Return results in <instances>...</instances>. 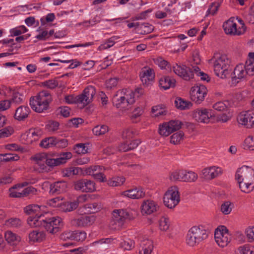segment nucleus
Masks as SVG:
<instances>
[{
	"mask_svg": "<svg viewBox=\"0 0 254 254\" xmlns=\"http://www.w3.org/2000/svg\"><path fill=\"white\" fill-rule=\"evenodd\" d=\"M44 215L36 214L35 216H29L27 223L31 227H43L50 233L54 234L60 231L63 226V222L59 217L44 218Z\"/></svg>",
	"mask_w": 254,
	"mask_h": 254,
	"instance_id": "nucleus-1",
	"label": "nucleus"
},
{
	"mask_svg": "<svg viewBox=\"0 0 254 254\" xmlns=\"http://www.w3.org/2000/svg\"><path fill=\"white\" fill-rule=\"evenodd\" d=\"M143 94L144 91L142 88H138L134 91L123 89L118 91L114 95L112 103L114 106L121 110H127L130 108V106L135 103V96L139 97Z\"/></svg>",
	"mask_w": 254,
	"mask_h": 254,
	"instance_id": "nucleus-2",
	"label": "nucleus"
},
{
	"mask_svg": "<svg viewBox=\"0 0 254 254\" xmlns=\"http://www.w3.org/2000/svg\"><path fill=\"white\" fill-rule=\"evenodd\" d=\"M209 63L213 64L215 74L222 79L227 78L230 73L229 69L230 61L225 55L214 56L209 60Z\"/></svg>",
	"mask_w": 254,
	"mask_h": 254,
	"instance_id": "nucleus-3",
	"label": "nucleus"
},
{
	"mask_svg": "<svg viewBox=\"0 0 254 254\" xmlns=\"http://www.w3.org/2000/svg\"><path fill=\"white\" fill-rule=\"evenodd\" d=\"M52 101V96L49 91L43 90L37 96L30 98V105L35 112L41 113L48 109Z\"/></svg>",
	"mask_w": 254,
	"mask_h": 254,
	"instance_id": "nucleus-4",
	"label": "nucleus"
},
{
	"mask_svg": "<svg viewBox=\"0 0 254 254\" xmlns=\"http://www.w3.org/2000/svg\"><path fill=\"white\" fill-rule=\"evenodd\" d=\"M209 234V232L203 226H193L188 232L186 243L188 245L193 247L205 240Z\"/></svg>",
	"mask_w": 254,
	"mask_h": 254,
	"instance_id": "nucleus-5",
	"label": "nucleus"
},
{
	"mask_svg": "<svg viewBox=\"0 0 254 254\" xmlns=\"http://www.w3.org/2000/svg\"><path fill=\"white\" fill-rule=\"evenodd\" d=\"M132 217V215L127 210H114L110 223V226L113 229L119 230L124 224L126 219H131Z\"/></svg>",
	"mask_w": 254,
	"mask_h": 254,
	"instance_id": "nucleus-6",
	"label": "nucleus"
},
{
	"mask_svg": "<svg viewBox=\"0 0 254 254\" xmlns=\"http://www.w3.org/2000/svg\"><path fill=\"white\" fill-rule=\"evenodd\" d=\"M180 201L178 188L176 186L170 187L163 197L164 205L170 209L175 207Z\"/></svg>",
	"mask_w": 254,
	"mask_h": 254,
	"instance_id": "nucleus-7",
	"label": "nucleus"
},
{
	"mask_svg": "<svg viewBox=\"0 0 254 254\" xmlns=\"http://www.w3.org/2000/svg\"><path fill=\"white\" fill-rule=\"evenodd\" d=\"M183 125L179 120H171L160 125L159 127V133L164 136H168L174 131L179 130Z\"/></svg>",
	"mask_w": 254,
	"mask_h": 254,
	"instance_id": "nucleus-8",
	"label": "nucleus"
},
{
	"mask_svg": "<svg viewBox=\"0 0 254 254\" xmlns=\"http://www.w3.org/2000/svg\"><path fill=\"white\" fill-rule=\"evenodd\" d=\"M72 156L71 152H66L56 155L48 154L46 160V164L50 167H55L66 163V161Z\"/></svg>",
	"mask_w": 254,
	"mask_h": 254,
	"instance_id": "nucleus-9",
	"label": "nucleus"
},
{
	"mask_svg": "<svg viewBox=\"0 0 254 254\" xmlns=\"http://www.w3.org/2000/svg\"><path fill=\"white\" fill-rule=\"evenodd\" d=\"M95 94V88L93 86H88L84 89L81 94L76 96L75 101L84 107L92 101Z\"/></svg>",
	"mask_w": 254,
	"mask_h": 254,
	"instance_id": "nucleus-10",
	"label": "nucleus"
},
{
	"mask_svg": "<svg viewBox=\"0 0 254 254\" xmlns=\"http://www.w3.org/2000/svg\"><path fill=\"white\" fill-rule=\"evenodd\" d=\"M74 190L82 192H92L96 190L95 183L92 180L81 179L73 183Z\"/></svg>",
	"mask_w": 254,
	"mask_h": 254,
	"instance_id": "nucleus-11",
	"label": "nucleus"
},
{
	"mask_svg": "<svg viewBox=\"0 0 254 254\" xmlns=\"http://www.w3.org/2000/svg\"><path fill=\"white\" fill-rule=\"evenodd\" d=\"M223 27L227 34L240 35L244 34L246 31L245 24L242 23V27L237 28L236 23L232 18L229 19L223 24Z\"/></svg>",
	"mask_w": 254,
	"mask_h": 254,
	"instance_id": "nucleus-12",
	"label": "nucleus"
},
{
	"mask_svg": "<svg viewBox=\"0 0 254 254\" xmlns=\"http://www.w3.org/2000/svg\"><path fill=\"white\" fill-rule=\"evenodd\" d=\"M207 92V88L203 85L194 86L190 91V98L196 103L200 104L204 100Z\"/></svg>",
	"mask_w": 254,
	"mask_h": 254,
	"instance_id": "nucleus-13",
	"label": "nucleus"
},
{
	"mask_svg": "<svg viewBox=\"0 0 254 254\" xmlns=\"http://www.w3.org/2000/svg\"><path fill=\"white\" fill-rule=\"evenodd\" d=\"M235 177L238 183L254 181V170L250 167L243 166L237 170Z\"/></svg>",
	"mask_w": 254,
	"mask_h": 254,
	"instance_id": "nucleus-14",
	"label": "nucleus"
},
{
	"mask_svg": "<svg viewBox=\"0 0 254 254\" xmlns=\"http://www.w3.org/2000/svg\"><path fill=\"white\" fill-rule=\"evenodd\" d=\"M174 73L186 80H190L193 77V71L190 67L185 65L175 64L173 65Z\"/></svg>",
	"mask_w": 254,
	"mask_h": 254,
	"instance_id": "nucleus-15",
	"label": "nucleus"
},
{
	"mask_svg": "<svg viewBox=\"0 0 254 254\" xmlns=\"http://www.w3.org/2000/svg\"><path fill=\"white\" fill-rule=\"evenodd\" d=\"M237 121L247 128L254 127V112L247 111L241 112L238 116Z\"/></svg>",
	"mask_w": 254,
	"mask_h": 254,
	"instance_id": "nucleus-16",
	"label": "nucleus"
},
{
	"mask_svg": "<svg viewBox=\"0 0 254 254\" xmlns=\"http://www.w3.org/2000/svg\"><path fill=\"white\" fill-rule=\"evenodd\" d=\"M139 76L142 83L148 86L152 83L155 78V73L152 68L144 66L141 69Z\"/></svg>",
	"mask_w": 254,
	"mask_h": 254,
	"instance_id": "nucleus-17",
	"label": "nucleus"
},
{
	"mask_svg": "<svg viewBox=\"0 0 254 254\" xmlns=\"http://www.w3.org/2000/svg\"><path fill=\"white\" fill-rule=\"evenodd\" d=\"M211 116L208 110L205 108L197 109L192 113L193 118L199 123H208Z\"/></svg>",
	"mask_w": 254,
	"mask_h": 254,
	"instance_id": "nucleus-18",
	"label": "nucleus"
},
{
	"mask_svg": "<svg viewBox=\"0 0 254 254\" xmlns=\"http://www.w3.org/2000/svg\"><path fill=\"white\" fill-rule=\"evenodd\" d=\"M248 75L245 68V66L243 64H239L237 65L233 71L232 75V83L234 85H236L242 79L246 77Z\"/></svg>",
	"mask_w": 254,
	"mask_h": 254,
	"instance_id": "nucleus-19",
	"label": "nucleus"
},
{
	"mask_svg": "<svg viewBox=\"0 0 254 254\" xmlns=\"http://www.w3.org/2000/svg\"><path fill=\"white\" fill-rule=\"evenodd\" d=\"M222 169L216 166L206 168L202 171L203 178L207 180L213 179L222 174Z\"/></svg>",
	"mask_w": 254,
	"mask_h": 254,
	"instance_id": "nucleus-20",
	"label": "nucleus"
},
{
	"mask_svg": "<svg viewBox=\"0 0 254 254\" xmlns=\"http://www.w3.org/2000/svg\"><path fill=\"white\" fill-rule=\"evenodd\" d=\"M141 208L143 214L149 215L157 211L159 207L155 201L148 199L143 202Z\"/></svg>",
	"mask_w": 254,
	"mask_h": 254,
	"instance_id": "nucleus-21",
	"label": "nucleus"
},
{
	"mask_svg": "<svg viewBox=\"0 0 254 254\" xmlns=\"http://www.w3.org/2000/svg\"><path fill=\"white\" fill-rule=\"evenodd\" d=\"M123 194L132 199H140L145 196V191L142 188L138 187L124 191Z\"/></svg>",
	"mask_w": 254,
	"mask_h": 254,
	"instance_id": "nucleus-22",
	"label": "nucleus"
},
{
	"mask_svg": "<svg viewBox=\"0 0 254 254\" xmlns=\"http://www.w3.org/2000/svg\"><path fill=\"white\" fill-rule=\"evenodd\" d=\"M67 188V183L64 181H58L51 184L49 192L51 194H58L64 192Z\"/></svg>",
	"mask_w": 254,
	"mask_h": 254,
	"instance_id": "nucleus-23",
	"label": "nucleus"
},
{
	"mask_svg": "<svg viewBox=\"0 0 254 254\" xmlns=\"http://www.w3.org/2000/svg\"><path fill=\"white\" fill-rule=\"evenodd\" d=\"M214 238L216 243L221 247L226 246L231 241V235L229 234L222 235L219 230L215 231Z\"/></svg>",
	"mask_w": 254,
	"mask_h": 254,
	"instance_id": "nucleus-24",
	"label": "nucleus"
},
{
	"mask_svg": "<svg viewBox=\"0 0 254 254\" xmlns=\"http://www.w3.org/2000/svg\"><path fill=\"white\" fill-rule=\"evenodd\" d=\"M96 218L93 215L82 216L73 220L74 224L78 227H88L95 221Z\"/></svg>",
	"mask_w": 254,
	"mask_h": 254,
	"instance_id": "nucleus-25",
	"label": "nucleus"
},
{
	"mask_svg": "<svg viewBox=\"0 0 254 254\" xmlns=\"http://www.w3.org/2000/svg\"><path fill=\"white\" fill-rule=\"evenodd\" d=\"M30 112L28 106H20L16 109L14 118L18 121H23L27 118Z\"/></svg>",
	"mask_w": 254,
	"mask_h": 254,
	"instance_id": "nucleus-26",
	"label": "nucleus"
},
{
	"mask_svg": "<svg viewBox=\"0 0 254 254\" xmlns=\"http://www.w3.org/2000/svg\"><path fill=\"white\" fill-rule=\"evenodd\" d=\"M140 247L141 250L139 251V254H151L153 249V242L149 239H143L141 241Z\"/></svg>",
	"mask_w": 254,
	"mask_h": 254,
	"instance_id": "nucleus-27",
	"label": "nucleus"
},
{
	"mask_svg": "<svg viewBox=\"0 0 254 254\" xmlns=\"http://www.w3.org/2000/svg\"><path fill=\"white\" fill-rule=\"evenodd\" d=\"M28 238L30 242H41L45 239L46 234L42 231L33 230L29 234Z\"/></svg>",
	"mask_w": 254,
	"mask_h": 254,
	"instance_id": "nucleus-28",
	"label": "nucleus"
},
{
	"mask_svg": "<svg viewBox=\"0 0 254 254\" xmlns=\"http://www.w3.org/2000/svg\"><path fill=\"white\" fill-rule=\"evenodd\" d=\"M176 81L169 76H165L159 80L160 87L164 90H167L175 86Z\"/></svg>",
	"mask_w": 254,
	"mask_h": 254,
	"instance_id": "nucleus-29",
	"label": "nucleus"
},
{
	"mask_svg": "<svg viewBox=\"0 0 254 254\" xmlns=\"http://www.w3.org/2000/svg\"><path fill=\"white\" fill-rule=\"evenodd\" d=\"M241 190L244 192L249 193L254 189V181H247L238 183Z\"/></svg>",
	"mask_w": 254,
	"mask_h": 254,
	"instance_id": "nucleus-30",
	"label": "nucleus"
},
{
	"mask_svg": "<svg viewBox=\"0 0 254 254\" xmlns=\"http://www.w3.org/2000/svg\"><path fill=\"white\" fill-rule=\"evenodd\" d=\"M4 237L7 243L12 245L16 244L20 240L19 236L10 231H7L5 233Z\"/></svg>",
	"mask_w": 254,
	"mask_h": 254,
	"instance_id": "nucleus-31",
	"label": "nucleus"
},
{
	"mask_svg": "<svg viewBox=\"0 0 254 254\" xmlns=\"http://www.w3.org/2000/svg\"><path fill=\"white\" fill-rule=\"evenodd\" d=\"M116 242H120V240L117 238H108L101 239L99 241L94 242L93 244L94 245L99 244L103 248H107L109 247V245L112 244L116 243Z\"/></svg>",
	"mask_w": 254,
	"mask_h": 254,
	"instance_id": "nucleus-32",
	"label": "nucleus"
},
{
	"mask_svg": "<svg viewBox=\"0 0 254 254\" xmlns=\"http://www.w3.org/2000/svg\"><path fill=\"white\" fill-rule=\"evenodd\" d=\"M176 107L181 110L189 109L192 106V104L189 102L184 100L181 98H177L175 101Z\"/></svg>",
	"mask_w": 254,
	"mask_h": 254,
	"instance_id": "nucleus-33",
	"label": "nucleus"
},
{
	"mask_svg": "<svg viewBox=\"0 0 254 254\" xmlns=\"http://www.w3.org/2000/svg\"><path fill=\"white\" fill-rule=\"evenodd\" d=\"M118 239H119L120 241L123 240V242L120 243V246L124 250L129 251L134 247V242L129 239H122V237H120V238H118L117 240Z\"/></svg>",
	"mask_w": 254,
	"mask_h": 254,
	"instance_id": "nucleus-34",
	"label": "nucleus"
},
{
	"mask_svg": "<svg viewBox=\"0 0 254 254\" xmlns=\"http://www.w3.org/2000/svg\"><path fill=\"white\" fill-rule=\"evenodd\" d=\"M25 100V96L22 93L17 91H14L12 93L11 98L9 100L11 104H19L24 101Z\"/></svg>",
	"mask_w": 254,
	"mask_h": 254,
	"instance_id": "nucleus-35",
	"label": "nucleus"
},
{
	"mask_svg": "<svg viewBox=\"0 0 254 254\" xmlns=\"http://www.w3.org/2000/svg\"><path fill=\"white\" fill-rule=\"evenodd\" d=\"M184 137V133L182 131H179L170 137V142L173 144H178L183 140Z\"/></svg>",
	"mask_w": 254,
	"mask_h": 254,
	"instance_id": "nucleus-36",
	"label": "nucleus"
},
{
	"mask_svg": "<svg viewBox=\"0 0 254 254\" xmlns=\"http://www.w3.org/2000/svg\"><path fill=\"white\" fill-rule=\"evenodd\" d=\"M109 131L107 126L102 125L95 126L92 129L93 133L95 135H101L105 134Z\"/></svg>",
	"mask_w": 254,
	"mask_h": 254,
	"instance_id": "nucleus-37",
	"label": "nucleus"
},
{
	"mask_svg": "<svg viewBox=\"0 0 254 254\" xmlns=\"http://www.w3.org/2000/svg\"><path fill=\"white\" fill-rule=\"evenodd\" d=\"M85 208L87 212L89 213H95L98 212L101 208L100 204L96 202L86 204Z\"/></svg>",
	"mask_w": 254,
	"mask_h": 254,
	"instance_id": "nucleus-38",
	"label": "nucleus"
},
{
	"mask_svg": "<svg viewBox=\"0 0 254 254\" xmlns=\"http://www.w3.org/2000/svg\"><path fill=\"white\" fill-rule=\"evenodd\" d=\"M54 137H49L45 138L41 140L40 143V146L41 147L44 148H49L50 147H54Z\"/></svg>",
	"mask_w": 254,
	"mask_h": 254,
	"instance_id": "nucleus-39",
	"label": "nucleus"
},
{
	"mask_svg": "<svg viewBox=\"0 0 254 254\" xmlns=\"http://www.w3.org/2000/svg\"><path fill=\"white\" fill-rule=\"evenodd\" d=\"M183 181L184 182H194L197 179V175L192 171H187L184 170Z\"/></svg>",
	"mask_w": 254,
	"mask_h": 254,
	"instance_id": "nucleus-40",
	"label": "nucleus"
},
{
	"mask_svg": "<svg viewBox=\"0 0 254 254\" xmlns=\"http://www.w3.org/2000/svg\"><path fill=\"white\" fill-rule=\"evenodd\" d=\"M125 181V178L123 177H114L108 182V184L112 187H117L122 185Z\"/></svg>",
	"mask_w": 254,
	"mask_h": 254,
	"instance_id": "nucleus-41",
	"label": "nucleus"
},
{
	"mask_svg": "<svg viewBox=\"0 0 254 254\" xmlns=\"http://www.w3.org/2000/svg\"><path fill=\"white\" fill-rule=\"evenodd\" d=\"M170 227V220L168 217L162 216L159 220V228L161 230L166 231Z\"/></svg>",
	"mask_w": 254,
	"mask_h": 254,
	"instance_id": "nucleus-42",
	"label": "nucleus"
},
{
	"mask_svg": "<svg viewBox=\"0 0 254 254\" xmlns=\"http://www.w3.org/2000/svg\"><path fill=\"white\" fill-rule=\"evenodd\" d=\"M233 207V204L230 201H225L221 204V211L224 214L227 215L231 213Z\"/></svg>",
	"mask_w": 254,
	"mask_h": 254,
	"instance_id": "nucleus-43",
	"label": "nucleus"
},
{
	"mask_svg": "<svg viewBox=\"0 0 254 254\" xmlns=\"http://www.w3.org/2000/svg\"><path fill=\"white\" fill-rule=\"evenodd\" d=\"M28 31L27 28L24 25H21L10 30V33L12 36H18L22 33H24Z\"/></svg>",
	"mask_w": 254,
	"mask_h": 254,
	"instance_id": "nucleus-44",
	"label": "nucleus"
},
{
	"mask_svg": "<svg viewBox=\"0 0 254 254\" xmlns=\"http://www.w3.org/2000/svg\"><path fill=\"white\" fill-rule=\"evenodd\" d=\"M143 111L142 108H137L133 111L130 119L133 123H137L140 121V117Z\"/></svg>",
	"mask_w": 254,
	"mask_h": 254,
	"instance_id": "nucleus-45",
	"label": "nucleus"
},
{
	"mask_svg": "<svg viewBox=\"0 0 254 254\" xmlns=\"http://www.w3.org/2000/svg\"><path fill=\"white\" fill-rule=\"evenodd\" d=\"M40 210V206L37 204H30L24 208V212L28 215H31L38 212Z\"/></svg>",
	"mask_w": 254,
	"mask_h": 254,
	"instance_id": "nucleus-46",
	"label": "nucleus"
},
{
	"mask_svg": "<svg viewBox=\"0 0 254 254\" xmlns=\"http://www.w3.org/2000/svg\"><path fill=\"white\" fill-rule=\"evenodd\" d=\"M241 254H254V246L250 245H245L239 248Z\"/></svg>",
	"mask_w": 254,
	"mask_h": 254,
	"instance_id": "nucleus-47",
	"label": "nucleus"
},
{
	"mask_svg": "<svg viewBox=\"0 0 254 254\" xmlns=\"http://www.w3.org/2000/svg\"><path fill=\"white\" fill-rule=\"evenodd\" d=\"M42 85L43 86L47 88L54 89L58 86L59 82L58 80L55 79H49L42 82Z\"/></svg>",
	"mask_w": 254,
	"mask_h": 254,
	"instance_id": "nucleus-48",
	"label": "nucleus"
},
{
	"mask_svg": "<svg viewBox=\"0 0 254 254\" xmlns=\"http://www.w3.org/2000/svg\"><path fill=\"white\" fill-rule=\"evenodd\" d=\"M184 173V170L175 171L171 173L170 179L173 181H183Z\"/></svg>",
	"mask_w": 254,
	"mask_h": 254,
	"instance_id": "nucleus-49",
	"label": "nucleus"
},
{
	"mask_svg": "<svg viewBox=\"0 0 254 254\" xmlns=\"http://www.w3.org/2000/svg\"><path fill=\"white\" fill-rule=\"evenodd\" d=\"M18 187H20V184L15 185L9 189L8 191L9 192V197L13 198L23 197L22 192H18L15 190Z\"/></svg>",
	"mask_w": 254,
	"mask_h": 254,
	"instance_id": "nucleus-50",
	"label": "nucleus"
},
{
	"mask_svg": "<svg viewBox=\"0 0 254 254\" xmlns=\"http://www.w3.org/2000/svg\"><path fill=\"white\" fill-rule=\"evenodd\" d=\"M137 134V131L132 128H127L123 133V136L126 139H130L134 137Z\"/></svg>",
	"mask_w": 254,
	"mask_h": 254,
	"instance_id": "nucleus-51",
	"label": "nucleus"
},
{
	"mask_svg": "<svg viewBox=\"0 0 254 254\" xmlns=\"http://www.w3.org/2000/svg\"><path fill=\"white\" fill-rule=\"evenodd\" d=\"M243 145L245 149L254 150V140L253 137L249 136L247 137L244 141Z\"/></svg>",
	"mask_w": 254,
	"mask_h": 254,
	"instance_id": "nucleus-52",
	"label": "nucleus"
},
{
	"mask_svg": "<svg viewBox=\"0 0 254 254\" xmlns=\"http://www.w3.org/2000/svg\"><path fill=\"white\" fill-rule=\"evenodd\" d=\"M244 66L246 73L248 75L252 76L254 74V63L247 61Z\"/></svg>",
	"mask_w": 254,
	"mask_h": 254,
	"instance_id": "nucleus-53",
	"label": "nucleus"
},
{
	"mask_svg": "<svg viewBox=\"0 0 254 254\" xmlns=\"http://www.w3.org/2000/svg\"><path fill=\"white\" fill-rule=\"evenodd\" d=\"M13 178L11 174H5L0 178V185H5L12 182Z\"/></svg>",
	"mask_w": 254,
	"mask_h": 254,
	"instance_id": "nucleus-54",
	"label": "nucleus"
},
{
	"mask_svg": "<svg viewBox=\"0 0 254 254\" xmlns=\"http://www.w3.org/2000/svg\"><path fill=\"white\" fill-rule=\"evenodd\" d=\"M54 146L57 148H64L68 145V141L66 139H58L55 137Z\"/></svg>",
	"mask_w": 254,
	"mask_h": 254,
	"instance_id": "nucleus-55",
	"label": "nucleus"
},
{
	"mask_svg": "<svg viewBox=\"0 0 254 254\" xmlns=\"http://www.w3.org/2000/svg\"><path fill=\"white\" fill-rule=\"evenodd\" d=\"M48 157V154L45 153H41L36 154L33 159L36 162L37 164L46 162V160Z\"/></svg>",
	"mask_w": 254,
	"mask_h": 254,
	"instance_id": "nucleus-56",
	"label": "nucleus"
},
{
	"mask_svg": "<svg viewBox=\"0 0 254 254\" xmlns=\"http://www.w3.org/2000/svg\"><path fill=\"white\" fill-rule=\"evenodd\" d=\"M73 240L76 241H83L86 238V233L84 231H74Z\"/></svg>",
	"mask_w": 254,
	"mask_h": 254,
	"instance_id": "nucleus-57",
	"label": "nucleus"
},
{
	"mask_svg": "<svg viewBox=\"0 0 254 254\" xmlns=\"http://www.w3.org/2000/svg\"><path fill=\"white\" fill-rule=\"evenodd\" d=\"M78 204H79V202H78V200L74 201L73 202H66L64 204V207H65V208H64V210L65 211H68V212L72 211L75 210V209H76V208L78 206Z\"/></svg>",
	"mask_w": 254,
	"mask_h": 254,
	"instance_id": "nucleus-58",
	"label": "nucleus"
},
{
	"mask_svg": "<svg viewBox=\"0 0 254 254\" xmlns=\"http://www.w3.org/2000/svg\"><path fill=\"white\" fill-rule=\"evenodd\" d=\"M87 147L84 144H77L74 147V150L77 154H85L87 152Z\"/></svg>",
	"mask_w": 254,
	"mask_h": 254,
	"instance_id": "nucleus-59",
	"label": "nucleus"
},
{
	"mask_svg": "<svg viewBox=\"0 0 254 254\" xmlns=\"http://www.w3.org/2000/svg\"><path fill=\"white\" fill-rule=\"evenodd\" d=\"M37 189L33 187H28L25 188L22 191V196L26 197L29 195L35 194L37 192Z\"/></svg>",
	"mask_w": 254,
	"mask_h": 254,
	"instance_id": "nucleus-60",
	"label": "nucleus"
},
{
	"mask_svg": "<svg viewBox=\"0 0 254 254\" xmlns=\"http://www.w3.org/2000/svg\"><path fill=\"white\" fill-rule=\"evenodd\" d=\"M59 123L56 121H52L46 125V128L49 131L55 132L59 129Z\"/></svg>",
	"mask_w": 254,
	"mask_h": 254,
	"instance_id": "nucleus-61",
	"label": "nucleus"
},
{
	"mask_svg": "<svg viewBox=\"0 0 254 254\" xmlns=\"http://www.w3.org/2000/svg\"><path fill=\"white\" fill-rule=\"evenodd\" d=\"M212 107L215 110L219 112L224 111L226 110L227 108L226 105L224 102L221 101L217 102L213 104Z\"/></svg>",
	"mask_w": 254,
	"mask_h": 254,
	"instance_id": "nucleus-62",
	"label": "nucleus"
},
{
	"mask_svg": "<svg viewBox=\"0 0 254 254\" xmlns=\"http://www.w3.org/2000/svg\"><path fill=\"white\" fill-rule=\"evenodd\" d=\"M4 162L17 161L19 159L18 155L12 153H5L4 154Z\"/></svg>",
	"mask_w": 254,
	"mask_h": 254,
	"instance_id": "nucleus-63",
	"label": "nucleus"
},
{
	"mask_svg": "<svg viewBox=\"0 0 254 254\" xmlns=\"http://www.w3.org/2000/svg\"><path fill=\"white\" fill-rule=\"evenodd\" d=\"M246 234L249 242H252L254 241V226L247 229Z\"/></svg>",
	"mask_w": 254,
	"mask_h": 254,
	"instance_id": "nucleus-64",
	"label": "nucleus"
}]
</instances>
